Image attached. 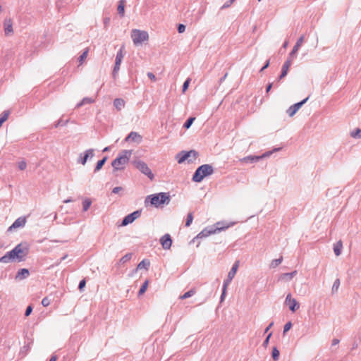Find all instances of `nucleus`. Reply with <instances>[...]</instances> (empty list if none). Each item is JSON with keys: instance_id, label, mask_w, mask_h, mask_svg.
Returning <instances> with one entry per match:
<instances>
[{"instance_id": "37998d69", "label": "nucleus", "mask_w": 361, "mask_h": 361, "mask_svg": "<svg viewBox=\"0 0 361 361\" xmlns=\"http://www.w3.org/2000/svg\"><path fill=\"white\" fill-rule=\"evenodd\" d=\"M89 49H86L82 54L80 56L78 60L80 63H82V61L87 58L88 54Z\"/></svg>"}, {"instance_id": "393cba45", "label": "nucleus", "mask_w": 361, "mask_h": 361, "mask_svg": "<svg viewBox=\"0 0 361 361\" xmlns=\"http://www.w3.org/2000/svg\"><path fill=\"white\" fill-rule=\"evenodd\" d=\"M118 13L123 17L125 13V1L121 0L117 8Z\"/></svg>"}, {"instance_id": "9b49d317", "label": "nucleus", "mask_w": 361, "mask_h": 361, "mask_svg": "<svg viewBox=\"0 0 361 361\" xmlns=\"http://www.w3.org/2000/svg\"><path fill=\"white\" fill-rule=\"evenodd\" d=\"M94 156V150L93 149H89L86 150L83 154H80L78 158L77 162L85 165L89 158H92Z\"/></svg>"}, {"instance_id": "20e7f679", "label": "nucleus", "mask_w": 361, "mask_h": 361, "mask_svg": "<svg viewBox=\"0 0 361 361\" xmlns=\"http://www.w3.org/2000/svg\"><path fill=\"white\" fill-rule=\"evenodd\" d=\"M235 224L234 222L227 224L225 222H217L216 227L215 228L212 227H207L203 229L197 236V238H202L210 235L211 234L215 233L216 232H221L231 226Z\"/></svg>"}, {"instance_id": "c756f323", "label": "nucleus", "mask_w": 361, "mask_h": 361, "mask_svg": "<svg viewBox=\"0 0 361 361\" xmlns=\"http://www.w3.org/2000/svg\"><path fill=\"white\" fill-rule=\"evenodd\" d=\"M280 149L281 148H274L272 151H268V152H264L262 155L258 156L259 158V160L270 157L274 152L279 151Z\"/></svg>"}, {"instance_id": "58836bf2", "label": "nucleus", "mask_w": 361, "mask_h": 361, "mask_svg": "<svg viewBox=\"0 0 361 361\" xmlns=\"http://www.w3.org/2000/svg\"><path fill=\"white\" fill-rule=\"evenodd\" d=\"M350 135L355 138H361V129H356L350 133Z\"/></svg>"}, {"instance_id": "b1692460", "label": "nucleus", "mask_w": 361, "mask_h": 361, "mask_svg": "<svg viewBox=\"0 0 361 361\" xmlns=\"http://www.w3.org/2000/svg\"><path fill=\"white\" fill-rule=\"evenodd\" d=\"M343 248V243L341 240L338 241L334 245V252L336 256H339L341 253Z\"/></svg>"}, {"instance_id": "f257e3e1", "label": "nucleus", "mask_w": 361, "mask_h": 361, "mask_svg": "<svg viewBox=\"0 0 361 361\" xmlns=\"http://www.w3.org/2000/svg\"><path fill=\"white\" fill-rule=\"evenodd\" d=\"M23 250L21 248V245L19 244L16 245L12 250L6 252L4 256L0 258V262L1 263H9L14 259H17L18 262H22L25 259Z\"/></svg>"}, {"instance_id": "f03ea898", "label": "nucleus", "mask_w": 361, "mask_h": 361, "mask_svg": "<svg viewBox=\"0 0 361 361\" xmlns=\"http://www.w3.org/2000/svg\"><path fill=\"white\" fill-rule=\"evenodd\" d=\"M150 202L152 205L156 207H159L161 204H168L170 202V196L166 192H159L148 195L145 199V204Z\"/></svg>"}, {"instance_id": "412c9836", "label": "nucleus", "mask_w": 361, "mask_h": 361, "mask_svg": "<svg viewBox=\"0 0 361 361\" xmlns=\"http://www.w3.org/2000/svg\"><path fill=\"white\" fill-rule=\"evenodd\" d=\"M30 273H29V270L27 269H20L18 271L16 275V279L17 280H23L24 279H26L27 277H28Z\"/></svg>"}, {"instance_id": "e2e57ef3", "label": "nucleus", "mask_w": 361, "mask_h": 361, "mask_svg": "<svg viewBox=\"0 0 361 361\" xmlns=\"http://www.w3.org/2000/svg\"><path fill=\"white\" fill-rule=\"evenodd\" d=\"M226 289H224V286H223V290H222V294L221 295V300H223L224 298V296H225V294H226Z\"/></svg>"}, {"instance_id": "de8ad7c7", "label": "nucleus", "mask_w": 361, "mask_h": 361, "mask_svg": "<svg viewBox=\"0 0 361 361\" xmlns=\"http://www.w3.org/2000/svg\"><path fill=\"white\" fill-rule=\"evenodd\" d=\"M271 335H272V333H269V334L267 335V338H265V340L264 341V342H263V343H262V345H263L264 348H266V347L268 345L269 342V339H270V338H271Z\"/></svg>"}, {"instance_id": "f3484780", "label": "nucleus", "mask_w": 361, "mask_h": 361, "mask_svg": "<svg viewBox=\"0 0 361 361\" xmlns=\"http://www.w3.org/2000/svg\"><path fill=\"white\" fill-rule=\"evenodd\" d=\"M292 59H293L288 57V59L283 63L282 66L281 73L279 78V80H281L285 76H286L288 69L292 64Z\"/></svg>"}, {"instance_id": "423d86ee", "label": "nucleus", "mask_w": 361, "mask_h": 361, "mask_svg": "<svg viewBox=\"0 0 361 361\" xmlns=\"http://www.w3.org/2000/svg\"><path fill=\"white\" fill-rule=\"evenodd\" d=\"M198 157V152L195 150L181 151L177 154L176 159L178 164H182L188 160V163H192Z\"/></svg>"}, {"instance_id": "39448f33", "label": "nucleus", "mask_w": 361, "mask_h": 361, "mask_svg": "<svg viewBox=\"0 0 361 361\" xmlns=\"http://www.w3.org/2000/svg\"><path fill=\"white\" fill-rule=\"evenodd\" d=\"M131 156V151L123 150L121 154L112 161L111 166L114 170H122L128 162Z\"/></svg>"}, {"instance_id": "c03bdc74", "label": "nucleus", "mask_w": 361, "mask_h": 361, "mask_svg": "<svg viewBox=\"0 0 361 361\" xmlns=\"http://www.w3.org/2000/svg\"><path fill=\"white\" fill-rule=\"evenodd\" d=\"M292 326V324L290 322H287L284 326H283V334H285L287 331H288L290 330V329L291 328Z\"/></svg>"}, {"instance_id": "bb28decb", "label": "nucleus", "mask_w": 361, "mask_h": 361, "mask_svg": "<svg viewBox=\"0 0 361 361\" xmlns=\"http://www.w3.org/2000/svg\"><path fill=\"white\" fill-rule=\"evenodd\" d=\"M297 274V271H293L290 273L283 274L281 276V279L287 281L291 280L295 275Z\"/></svg>"}, {"instance_id": "cd10ccee", "label": "nucleus", "mask_w": 361, "mask_h": 361, "mask_svg": "<svg viewBox=\"0 0 361 361\" xmlns=\"http://www.w3.org/2000/svg\"><path fill=\"white\" fill-rule=\"evenodd\" d=\"M106 160H107V157H104L103 159L98 161V162L97 163V165L95 166V169H94V172L99 171L102 168V166L104 165Z\"/></svg>"}, {"instance_id": "1a4fd4ad", "label": "nucleus", "mask_w": 361, "mask_h": 361, "mask_svg": "<svg viewBox=\"0 0 361 361\" xmlns=\"http://www.w3.org/2000/svg\"><path fill=\"white\" fill-rule=\"evenodd\" d=\"M123 47L117 52L116 56V60H115V65L114 67L112 75L114 78H116V75L119 71L120 66L122 62V60L123 59Z\"/></svg>"}, {"instance_id": "473e14b6", "label": "nucleus", "mask_w": 361, "mask_h": 361, "mask_svg": "<svg viewBox=\"0 0 361 361\" xmlns=\"http://www.w3.org/2000/svg\"><path fill=\"white\" fill-rule=\"evenodd\" d=\"M92 201L90 199H85L82 202V209L84 212L88 210L90 207L91 206Z\"/></svg>"}, {"instance_id": "3c124183", "label": "nucleus", "mask_w": 361, "mask_h": 361, "mask_svg": "<svg viewBox=\"0 0 361 361\" xmlns=\"http://www.w3.org/2000/svg\"><path fill=\"white\" fill-rule=\"evenodd\" d=\"M190 81V80L188 78L184 82L183 85V92H185L188 88Z\"/></svg>"}, {"instance_id": "69168bd1", "label": "nucleus", "mask_w": 361, "mask_h": 361, "mask_svg": "<svg viewBox=\"0 0 361 361\" xmlns=\"http://www.w3.org/2000/svg\"><path fill=\"white\" fill-rule=\"evenodd\" d=\"M68 255H65L63 257L61 258L60 262H59L56 264L58 265L59 263H61L62 261L65 260L67 258Z\"/></svg>"}, {"instance_id": "4c0bfd02", "label": "nucleus", "mask_w": 361, "mask_h": 361, "mask_svg": "<svg viewBox=\"0 0 361 361\" xmlns=\"http://www.w3.org/2000/svg\"><path fill=\"white\" fill-rule=\"evenodd\" d=\"M9 114H10L9 110L4 111L1 115L0 121H1L3 123H4L8 119Z\"/></svg>"}, {"instance_id": "ddd939ff", "label": "nucleus", "mask_w": 361, "mask_h": 361, "mask_svg": "<svg viewBox=\"0 0 361 361\" xmlns=\"http://www.w3.org/2000/svg\"><path fill=\"white\" fill-rule=\"evenodd\" d=\"M238 268V262H235L233 264V267H231V270L229 271V272L228 274L227 279H226L224 282V289H226L228 284L231 282V281L234 278V276L237 272Z\"/></svg>"}, {"instance_id": "a878e982", "label": "nucleus", "mask_w": 361, "mask_h": 361, "mask_svg": "<svg viewBox=\"0 0 361 361\" xmlns=\"http://www.w3.org/2000/svg\"><path fill=\"white\" fill-rule=\"evenodd\" d=\"M149 265H150V262L149 260L143 259L137 264V269H148V268L149 267Z\"/></svg>"}, {"instance_id": "f8f14e48", "label": "nucleus", "mask_w": 361, "mask_h": 361, "mask_svg": "<svg viewBox=\"0 0 361 361\" xmlns=\"http://www.w3.org/2000/svg\"><path fill=\"white\" fill-rule=\"evenodd\" d=\"M308 99H309V97H307V98L304 99L301 102H298V103L294 104L293 105L290 106L286 111L288 115L290 117L293 116L296 114V112L301 108V106L307 102Z\"/></svg>"}, {"instance_id": "5701e85b", "label": "nucleus", "mask_w": 361, "mask_h": 361, "mask_svg": "<svg viewBox=\"0 0 361 361\" xmlns=\"http://www.w3.org/2000/svg\"><path fill=\"white\" fill-rule=\"evenodd\" d=\"M114 106L115 108L120 111L125 106V101L121 98H116L114 101Z\"/></svg>"}, {"instance_id": "7c9ffc66", "label": "nucleus", "mask_w": 361, "mask_h": 361, "mask_svg": "<svg viewBox=\"0 0 361 361\" xmlns=\"http://www.w3.org/2000/svg\"><path fill=\"white\" fill-rule=\"evenodd\" d=\"M280 149L281 148H274L272 151H268V152H264L262 155L258 156L259 158V160L270 157L274 152L279 151Z\"/></svg>"}, {"instance_id": "6e6552de", "label": "nucleus", "mask_w": 361, "mask_h": 361, "mask_svg": "<svg viewBox=\"0 0 361 361\" xmlns=\"http://www.w3.org/2000/svg\"><path fill=\"white\" fill-rule=\"evenodd\" d=\"M133 165L137 169L147 176L150 180H153L154 174L145 162L141 160H135L133 161Z\"/></svg>"}, {"instance_id": "a19ab883", "label": "nucleus", "mask_w": 361, "mask_h": 361, "mask_svg": "<svg viewBox=\"0 0 361 361\" xmlns=\"http://www.w3.org/2000/svg\"><path fill=\"white\" fill-rule=\"evenodd\" d=\"M192 220H193L192 213L190 212V213H188V214L187 216V219L185 221V226H187V227L190 226L192 222Z\"/></svg>"}, {"instance_id": "bf43d9fd", "label": "nucleus", "mask_w": 361, "mask_h": 361, "mask_svg": "<svg viewBox=\"0 0 361 361\" xmlns=\"http://www.w3.org/2000/svg\"><path fill=\"white\" fill-rule=\"evenodd\" d=\"M273 324H274V322H271L269 324V325L265 329L264 334H267L269 331V330L271 329V327L273 326Z\"/></svg>"}, {"instance_id": "8fccbe9b", "label": "nucleus", "mask_w": 361, "mask_h": 361, "mask_svg": "<svg viewBox=\"0 0 361 361\" xmlns=\"http://www.w3.org/2000/svg\"><path fill=\"white\" fill-rule=\"evenodd\" d=\"M85 284H86V281L85 279H82L80 281L79 283V285H78V289L82 291L83 288L85 286Z\"/></svg>"}, {"instance_id": "09e8293b", "label": "nucleus", "mask_w": 361, "mask_h": 361, "mask_svg": "<svg viewBox=\"0 0 361 361\" xmlns=\"http://www.w3.org/2000/svg\"><path fill=\"white\" fill-rule=\"evenodd\" d=\"M50 304V300L48 298H44L42 300V305L44 306V307H47L49 306Z\"/></svg>"}, {"instance_id": "4468645a", "label": "nucleus", "mask_w": 361, "mask_h": 361, "mask_svg": "<svg viewBox=\"0 0 361 361\" xmlns=\"http://www.w3.org/2000/svg\"><path fill=\"white\" fill-rule=\"evenodd\" d=\"M286 305H288L290 310L293 312H295L300 307L299 303L295 299L291 298V294L288 293L285 300Z\"/></svg>"}, {"instance_id": "4be33fe9", "label": "nucleus", "mask_w": 361, "mask_h": 361, "mask_svg": "<svg viewBox=\"0 0 361 361\" xmlns=\"http://www.w3.org/2000/svg\"><path fill=\"white\" fill-rule=\"evenodd\" d=\"M25 222H26L25 219L18 218L9 227V230H12L13 228H17L23 227V226H25Z\"/></svg>"}, {"instance_id": "9d476101", "label": "nucleus", "mask_w": 361, "mask_h": 361, "mask_svg": "<svg viewBox=\"0 0 361 361\" xmlns=\"http://www.w3.org/2000/svg\"><path fill=\"white\" fill-rule=\"evenodd\" d=\"M140 214H141V211H140V210H136V211L132 212L131 214H128L122 220L121 226H125L129 224L133 223L135 219H137L138 217H140Z\"/></svg>"}, {"instance_id": "c9c22d12", "label": "nucleus", "mask_w": 361, "mask_h": 361, "mask_svg": "<svg viewBox=\"0 0 361 361\" xmlns=\"http://www.w3.org/2000/svg\"><path fill=\"white\" fill-rule=\"evenodd\" d=\"M131 258H132V253H127L126 255H125L123 257H122L120 259L119 262L121 264H124V263L128 262Z\"/></svg>"}, {"instance_id": "13d9d810", "label": "nucleus", "mask_w": 361, "mask_h": 361, "mask_svg": "<svg viewBox=\"0 0 361 361\" xmlns=\"http://www.w3.org/2000/svg\"><path fill=\"white\" fill-rule=\"evenodd\" d=\"M269 60H267L265 63V64L262 66V68H261L260 70V72L263 71L264 70H265L266 68H267L269 66Z\"/></svg>"}, {"instance_id": "e433bc0d", "label": "nucleus", "mask_w": 361, "mask_h": 361, "mask_svg": "<svg viewBox=\"0 0 361 361\" xmlns=\"http://www.w3.org/2000/svg\"><path fill=\"white\" fill-rule=\"evenodd\" d=\"M282 260H283V257H281L279 259H276L272 260V262H271V263L270 264V267L271 268H276V267H278L282 262Z\"/></svg>"}, {"instance_id": "5fc2aeb1", "label": "nucleus", "mask_w": 361, "mask_h": 361, "mask_svg": "<svg viewBox=\"0 0 361 361\" xmlns=\"http://www.w3.org/2000/svg\"><path fill=\"white\" fill-rule=\"evenodd\" d=\"M147 76L152 81H156L157 80L156 76L152 73H151V72H148L147 73Z\"/></svg>"}, {"instance_id": "052dcab7", "label": "nucleus", "mask_w": 361, "mask_h": 361, "mask_svg": "<svg viewBox=\"0 0 361 361\" xmlns=\"http://www.w3.org/2000/svg\"><path fill=\"white\" fill-rule=\"evenodd\" d=\"M272 85H273L272 83H269L267 85V88H266L267 93H268L271 90Z\"/></svg>"}, {"instance_id": "864d4df0", "label": "nucleus", "mask_w": 361, "mask_h": 361, "mask_svg": "<svg viewBox=\"0 0 361 361\" xmlns=\"http://www.w3.org/2000/svg\"><path fill=\"white\" fill-rule=\"evenodd\" d=\"M185 30V26L183 24L178 25V31L179 33H183Z\"/></svg>"}, {"instance_id": "49530a36", "label": "nucleus", "mask_w": 361, "mask_h": 361, "mask_svg": "<svg viewBox=\"0 0 361 361\" xmlns=\"http://www.w3.org/2000/svg\"><path fill=\"white\" fill-rule=\"evenodd\" d=\"M68 123V120L63 121L61 118L59 119L57 123L55 124V128H57L59 126H65Z\"/></svg>"}, {"instance_id": "603ef678", "label": "nucleus", "mask_w": 361, "mask_h": 361, "mask_svg": "<svg viewBox=\"0 0 361 361\" xmlns=\"http://www.w3.org/2000/svg\"><path fill=\"white\" fill-rule=\"evenodd\" d=\"M32 306L31 305L27 306L25 310V317L29 316L32 313Z\"/></svg>"}, {"instance_id": "f704fd0d", "label": "nucleus", "mask_w": 361, "mask_h": 361, "mask_svg": "<svg viewBox=\"0 0 361 361\" xmlns=\"http://www.w3.org/2000/svg\"><path fill=\"white\" fill-rule=\"evenodd\" d=\"M195 120V117H190L189 118L187 119V121L183 124V127L186 129H188L192 126V124Z\"/></svg>"}, {"instance_id": "a18cd8bd", "label": "nucleus", "mask_w": 361, "mask_h": 361, "mask_svg": "<svg viewBox=\"0 0 361 361\" xmlns=\"http://www.w3.org/2000/svg\"><path fill=\"white\" fill-rule=\"evenodd\" d=\"M18 166L20 170H25L26 169L27 164L25 161H21L18 162Z\"/></svg>"}, {"instance_id": "0eeeda50", "label": "nucleus", "mask_w": 361, "mask_h": 361, "mask_svg": "<svg viewBox=\"0 0 361 361\" xmlns=\"http://www.w3.org/2000/svg\"><path fill=\"white\" fill-rule=\"evenodd\" d=\"M131 38L135 45H139L148 40L149 35L146 31L133 29L131 32Z\"/></svg>"}, {"instance_id": "0e129e2a", "label": "nucleus", "mask_w": 361, "mask_h": 361, "mask_svg": "<svg viewBox=\"0 0 361 361\" xmlns=\"http://www.w3.org/2000/svg\"><path fill=\"white\" fill-rule=\"evenodd\" d=\"M57 357L56 355H52L49 361H56Z\"/></svg>"}, {"instance_id": "6e6d98bb", "label": "nucleus", "mask_w": 361, "mask_h": 361, "mask_svg": "<svg viewBox=\"0 0 361 361\" xmlns=\"http://www.w3.org/2000/svg\"><path fill=\"white\" fill-rule=\"evenodd\" d=\"M235 0H229L228 1L226 2L224 6H222V8H227L228 6H230L231 4H232Z\"/></svg>"}, {"instance_id": "ea45409f", "label": "nucleus", "mask_w": 361, "mask_h": 361, "mask_svg": "<svg viewBox=\"0 0 361 361\" xmlns=\"http://www.w3.org/2000/svg\"><path fill=\"white\" fill-rule=\"evenodd\" d=\"M279 355H280V353H279V350L277 349L276 347H274L272 350V357L273 359L276 361L279 360Z\"/></svg>"}, {"instance_id": "72a5a7b5", "label": "nucleus", "mask_w": 361, "mask_h": 361, "mask_svg": "<svg viewBox=\"0 0 361 361\" xmlns=\"http://www.w3.org/2000/svg\"><path fill=\"white\" fill-rule=\"evenodd\" d=\"M148 283H149V281L148 280H146L142 286H141V288H140L139 290V292H138V295H142L143 293H145V292L146 291L147 288V286H148Z\"/></svg>"}, {"instance_id": "7ed1b4c3", "label": "nucleus", "mask_w": 361, "mask_h": 361, "mask_svg": "<svg viewBox=\"0 0 361 361\" xmlns=\"http://www.w3.org/2000/svg\"><path fill=\"white\" fill-rule=\"evenodd\" d=\"M214 173V168L210 164H202L195 171L192 180L195 183L201 182L204 177L212 175Z\"/></svg>"}, {"instance_id": "a211bd4d", "label": "nucleus", "mask_w": 361, "mask_h": 361, "mask_svg": "<svg viewBox=\"0 0 361 361\" xmlns=\"http://www.w3.org/2000/svg\"><path fill=\"white\" fill-rule=\"evenodd\" d=\"M126 142L133 141L135 142L140 143L142 141V136L136 132H130L126 137Z\"/></svg>"}, {"instance_id": "6ab92c4d", "label": "nucleus", "mask_w": 361, "mask_h": 361, "mask_svg": "<svg viewBox=\"0 0 361 361\" xmlns=\"http://www.w3.org/2000/svg\"><path fill=\"white\" fill-rule=\"evenodd\" d=\"M4 32L8 35L13 32V23L11 18H6L4 23Z\"/></svg>"}, {"instance_id": "2eb2a0df", "label": "nucleus", "mask_w": 361, "mask_h": 361, "mask_svg": "<svg viewBox=\"0 0 361 361\" xmlns=\"http://www.w3.org/2000/svg\"><path fill=\"white\" fill-rule=\"evenodd\" d=\"M304 41H305V36L304 35H302L300 37H299L298 39V40H297L295 44L294 45L292 51L289 54V56H288L289 58L294 59L298 51L299 50V49L300 48L302 44H303Z\"/></svg>"}, {"instance_id": "79ce46f5", "label": "nucleus", "mask_w": 361, "mask_h": 361, "mask_svg": "<svg viewBox=\"0 0 361 361\" xmlns=\"http://www.w3.org/2000/svg\"><path fill=\"white\" fill-rule=\"evenodd\" d=\"M340 286V280L338 279H336L334 282L332 286V292H336Z\"/></svg>"}, {"instance_id": "dca6fc26", "label": "nucleus", "mask_w": 361, "mask_h": 361, "mask_svg": "<svg viewBox=\"0 0 361 361\" xmlns=\"http://www.w3.org/2000/svg\"><path fill=\"white\" fill-rule=\"evenodd\" d=\"M160 243L164 250H169L172 245V239L169 234L164 235L160 239Z\"/></svg>"}, {"instance_id": "c85d7f7f", "label": "nucleus", "mask_w": 361, "mask_h": 361, "mask_svg": "<svg viewBox=\"0 0 361 361\" xmlns=\"http://www.w3.org/2000/svg\"><path fill=\"white\" fill-rule=\"evenodd\" d=\"M94 102V100L93 99H92V98L85 97V98L82 99V100L80 102H79L76 105V108H80L82 105H85L86 104H91V103H93Z\"/></svg>"}, {"instance_id": "4d7b16f0", "label": "nucleus", "mask_w": 361, "mask_h": 361, "mask_svg": "<svg viewBox=\"0 0 361 361\" xmlns=\"http://www.w3.org/2000/svg\"><path fill=\"white\" fill-rule=\"evenodd\" d=\"M122 190H123V188L121 187H115L113 189L112 192L116 194V193H118Z\"/></svg>"}, {"instance_id": "338daca9", "label": "nucleus", "mask_w": 361, "mask_h": 361, "mask_svg": "<svg viewBox=\"0 0 361 361\" xmlns=\"http://www.w3.org/2000/svg\"><path fill=\"white\" fill-rule=\"evenodd\" d=\"M288 42L287 41H286V42L283 43V48H286V47H287V46H288Z\"/></svg>"}, {"instance_id": "774afa93", "label": "nucleus", "mask_w": 361, "mask_h": 361, "mask_svg": "<svg viewBox=\"0 0 361 361\" xmlns=\"http://www.w3.org/2000/svg\"><path fill=\"white\" fill-rule=\"evenodd\" d=\"M109 147H106L102 150V152H107V151H109Z\"/></svg>"}, {"instance_id": "680f3d73", "label": "nucleus", "mask_w": 361, "mask_h": 361, "mask_svg": "<svg viewBox=\"0 0 361 361\" xmlns=\"http://www.w3.org/2000/svg\"><path fill=\"white\" fill-rule=\"evenodd\" d=\"M339 343V340L337 338H334L332 340V345H336Z\"/></svg>"}, {"instance_id": "2f4dec72", "label": "nucleus", "mask_w": 361, "mask_h": 361, "mask_svg": "<svg viewBox=\"0 0 361 361\" xmlns=\"http://www.w3.org/2000/svg\"><path fill=\"white\" fill-rule=\"evenodd\" d=\"M195 293V290L194 289H191L186 293H185L183 295L180 296V299L184 300L187 299L188 298L192 297Z\"/></svg>"}, {"instance_id": "aec40b11", "label": "nucleus", "mask_w": 361, "mask_h": 361, "mask_svg": "<svg viewBox=\"0 0 361 361\" xmlns=\"http://www.w3.org/2000/svg\"><path fill=\"white\" fill-rule=\"evenodd\" d=\"M259 161V157L258 156H255V155H250V156L245 157H243V158L240 159V162L245 163V164L256 163V162H257Z\"/></svg>"}]
</instances>
